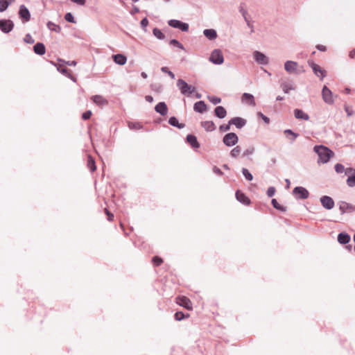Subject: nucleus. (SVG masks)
<instances>
[{
  "mask_svg": "<svg viewBox=\"0 0 355 355\" xmlns=\"http://www.w3.org/2000/svg\"><path fill=\"white\" fill-rule=\"evenodd\" d=\"M241 100L243 103H245L250 105L255 106L254 97L252 94L249 93H243L241 97Z\"/></svg>",
  "mask_w": 355,
  "mask_h": 355,
  "instance_id": "412c9836",
  "label": "nucleus"
},
{
  "mask_svg": "<svg viewBox=\"0 0 355 355\" xmlns=\"http://www.w3.org/2000/svg\"><path fill=\"white\" fill-rule=\"evenodd\" d=\"M241 152V148L239 146H235L230 151V156L233 158H237Z\"/></svg>",
  "mask_w": 355,
  "mask_h": 355,
  "instance_id": "4c0bfd02",
  "label": "nucleus"
},
{
  "mask_svg": "<svg viewBox=\"0 0 355 355\" xmlns=\"http://www.w3.org/2000/svg\"><path fill=\"white\" fill-rule=\"evenodd\" d=\"M335 171L337 173H342L343 172H345V167L342 164H336L335 165Z\"/></svg>",
  "mask_w": 355,
  "mask_h": 355,
  "instance_id": "a18cd8bd",
  "label": "nucleus"
},
{
  "mask_svg": "<svg viewBox=\"0 0 355 355\" xmlns=\"http://www.w3.org/2000/svg\"><path fill=\"white\" fill-rule=\"evenodd\" d=\"M58 71H60L62 74L64 75L67 77L70 78L72 80L76 81L75 78L71 76V73H69V70L65 68L62 67V66H59L57 68Z\"/></svg>",
  "mask_w": 355,
  "mask_h": 355,
  "instance_id": "c9c22d12",
  "label": "nucleus"
},
{
  "mask_svg": "<svg viewBox=\"0 0 355 355\" xmlns=\"http://www.w3.org/2000/svg\"><path fill=\"white\" fill-rule=\"evenodd\" d=\"M257 115L261 117L266 123L268 124L270 123V119L265 116L263 113L258 112Z\"/></svg>",
  "mask_w": 355,
  "mask_h": 355,
  "instance_id": "13d9d810",
  "label": "nucleus"
},
{
  "mask_svg": "<svg viewBox=\"0 0 355 355\" xmlns=\"http://www.w3.org/2000/svg\"><path fill=\"white\" fill-rule=\"evenodd\" d=\"M14 0H0V12L5 11Z\"/></svg>",
  "mask_w": 355,
  "mask_h": 355,
  "instance_id": "473e14b6",
  "label": "nucleus"
},
{
  "mask_svg": "<svg viewBox=\"0 0 355 355\" xmlns=\"http://www.w3.org/2000/svg\"><path fill=\"white\" fill-rule=\"evenodd\" d=\"M254 150H255L254 147L250 146L244 150V152L243 153V156L248 157L249 155H251L254 153Z\"/></svg>",
  "mask_w": 355,
  "mask_h": 355,
  "instance_id": "c03bdc74",
  "label": "nucleus"
},
{
  "mask_svg": "<svg viewBox=\"0 0 355 355\" xmlns=\"http://www.w3.org/2000/svg\"><path fill=\"white\" fill-rule=\"evenodd\" d=\"M187 141L192 148H197L200 146L197 137L195 135H188L187 136Z\"/></svg>",
  "mask_w": 355,
  "mask_h": 355,
  "instance_id": "c85d7f7f",
  "label": "nucleus"
},
{
  "mask_svg": "<svg viewBox=\"0 0 355 355\" xmlns=\"http://www.w3.org/2000/svg\"><path fill=\"white\" fill-rule=\"evenodd\" d=\"M215 115L219 119H224L227 115V111L223 106H217L214 110Z\"/></svg>",
  "mask_w": 355,
  "mask_h": 355,
  "instance_id": "cd10ccee",
  "label": "nucleus"
},
{
  "mask_svg": "<svg viewBox=\"0 0 355 355\" xmlns=\"http://www.w3.org/2000/svg\"><path fill=\"white\" fill-rule=\"evenodd\" d=\"M293 194L297 199L305 200L309 196V191L303 187H295L293 190Z\"/></svg>",
  "mask_w": 355,
  "mask_h": 355,
  "instance_id": "423d86ee",
  "label": "nucleus"
},
{
  "mask_svg": "<svg viewBox=\"0 0 355 355\" xmlns=\"http://www.w3.org/2000/svg\"><path fill=\"white\" fill-rule=\"evenodd\" d=\"M91 116H92V112L90 110H88L83 114L82 118L84 120H87L90 118Z\"/></svg>",
  "mask_w": 355,
  "mask_h": 355,
  "instance_id": "052dcab7",
  "label": "nucleus"
},
{
  "mask_svg": "<svg viewBox=\"0 0 355 355\" xmlns=\"http://www.w3.org/2000/svg\"><path fill=\"white\" fill-rule=\"evenodd\" d=\"M322 96L324 101L327 104H333L334 98L332 97L331 91L327 87L324 86L322 90Z\"/></svg>",
  "mask_w": 355,
  "mask_h": 355,
  "instance_id": "9b49d317",
  "label": "nucleus"
},
{
  "mask_svg": "<svg viewBox=\"0 0 355 355\" xmlns=\"http://www.w3.org/2000/svg\"><path fill=\"white\" fill-rule=\"evenodd\" d=\"M347 184L349 187H355V173L348 176L347 179Z\"/></svg>",
  "mask_w": 355,
  "mask_h": 355,
  "instance_id": "ea45409f",
  "label": "nucleus"
},
{
  "mask_svg": "<svg viewBox=\"0 0 355 355\" xmlns=\"http://www.w3.org/2000/svg\"><path fill=\"white\" fill-rule=\"evenodd\" d=\"M93 102L98 106H104L108 103L107 101L101 95H95L92 97Z\"/></svg>",
  "mask_w": 355,
  "mask_h": 355,
  "instance_id": "393cba45",
  "label": "nucleus"
},
{
  "mask_svg": "<svg viewBox=\"0 0 355 355\" xmlns=\"http://www.w3.org/2000/svg\"><path fill=\"white\" fill-rule=\"evenodd\" d=\"M177 87L180 89L182 94L190 96L196 91V87L187 84L184 80L178 79L177 81Z\"/></svg>",
  "mask_w": 355,
  "mask_h": 355,
  "instance_id": "7ed1b4c3",
  "label": "nucleus"
},
{
  "mask_svg": "<svg viewBox=\"0 0 355 355\" xmlns=\"http://www.w3.org/2000/svg\"><path fill=\"white\" fill-rule=\"evenodd\" d=\"M148 25V20L146 17L144 18L141 21V26L144 29V31H146V27Z\"/></svg>",
  "mask_w": 355,
  "mask_h": 355,
  "instance_id": "5fc2aeb1",
  "label": "nucleus"
},
{
  "mask_svg": "<svg viewBox=\"0 0 355 355\" xmlns=\"http://www.w3.org/2000/svg\"><path fill=\"white\" fill-rule=\"evenodd\" d=\"M139 12V8L137 6H133L132 10L130 11V14L133 15Z\"/></svg>",
  "mask_w": 355,
  "mask_h": 355,
  "instance_id": "69168bd1",
  "label": "nucleus"
},
{
  "mask_svg": "<svg viewBox=\"0 0 355 355\" xmlns=\"http://www.w3.org/2000/svg\"><path fill=\"white\" fill-rule=\"evenodd\" d=\"M350 239V236L345 232H341L338 235V242L340 244H347L349 242Z\"/></svg>",
  "mask_w": 355,
  "mask_h": 355,
  "instance_id": "a878e982",
  "label": "nucleus"
},
{
  "mask_svg": "<svg viewBox=\"0 0 355 355\" xmlns=\"http://www.w3.org/2000/svg\"><path fill=\"white\" fill-rule=\"evenodd\" d=\"M242 173L247 180H248V181L252 180L253 176H252V173L247 168H243Z\"/></svg>",
  "mask_w": 355,
  "mask_h": 355,
  "instance_id": "58836bf2",
  "label": "nucleus"
},
{
  "mask_svg": "<svg viewBox=\"0 0 355 355\" xmlns=\"http://www.w3.org/2000/svg\"><path fill=\"white\" fill-rule=\"evenodd\" d=\"M345 175H347L348 176H349L350 175L355 173V169L353 168H351V167L347 168L345 169Z\"/></svg>",
  "mask_w": 355,
  "mask_h": 355,
  "instance_id": "bf43d9fd",
  "label": "nucleus"
},
{
  "mask_svg": "<svg viewBox=\"0 0 355 355\" xmlns=\"http://www.w3.org/2000/svg\"><path fill=\"white\" fill-rule=\"evenodd\" d=\"M145 99L147 102L148 103H152L153 101V98L152 96H150V95H147L145 97Z\"/></svg>",
  "mask_w": 355,
  "mask_h": 355,
  "instance_id": "338daca9",
  "label": "nucleus"
},
{
  "mask_svg": "<svg viewBox=\"0 0 355 355\" xmlns=\"http://www.w3.org/2000/svg\"><path fill=\"white\" fill-rule=\"evenodd\" d=\"M253 58L256 62L261 65H267L269 62L268 58L263 53L255 51L253 52Z\"/></svg>",
  "mask_w": 355,
  "mask_h": 355,
  "instance_id": "0eeeda50",
  "label": "nucleus"
},
{
  "mask_svg": "<svg viewBox=\"0 0 355 355\" xmlns=\"http://www.w3.org/2000/svg\"><path fill=\"white\" fill-rule=\"evenodd\" d=\"M209 61L215 64H221L224 62V57L220 49H214L209 58Z\"/></svg>",
  "mask_w": 355,
  "mask_h": 355,
  "instance_id": "39448f33",
  "label": "nucleus"
},
{
  "mask_svg": "<svg viewBox=\"0 0 355 355\" xmlns=\"http://www.w3.org/2000/svg\"><path fill=\"white\" fill-rule=\"evenodd\" d=\"M33 51L35 54L42 55L46 53V47L42 42H37L33 46Z\"/></svg>",
  "mask_w": 355,
  "mask_h": 355,
  "instance_id": "5701e85b",
  "label": "nucleus"
},
{
  "mask_svg": "<svg viewBox=\"0 0 355 355\" xmlns=\"http://www.w3.org/2000/svg\"><path fill=\"white\" fill-rule=\"evenodd\" d=\"M162 259L159 257H154L153 259V264L156 266H159L162 263Z\"/></svg>",
  "mask_w": 355,
  "mask_h": 355,
  "instance_id": "864d4df0",
  "label": "nucleus"
},
{
  "mask_svg": "<svg viewBox=\"0 0 355 355\" xmlns=\"http://www.w3.org/2000/svg\"><path fill=\"white\" fill-rule=\"evenodd\" d=\"M275 188L274 187H270L267 190V195L268 197H272L275 193Z\"/></svg>",
  "mask_w": 355,
  "mask_h": 355,
  "instance_id": "6e6d98bb",
  "label": "nucleus"
},
{
  "mask_svg": "<svg viewBox=\"0 0 355 355\" xmlns=\"http://www.w3.org/2000/svg\"><path fill=\"white\" fill-rule=\"evenodd\" d=\"M184 318V314L181 312V311H178V312H176L175 314V319L178 321H180L182 320H183Z\"/></svg>",
  "mask_w": 355,
  "mask_h": 355,
  "instance_id": "603ef678",
  "label": "nucleus"
},
{
  "mask_svg": "<svg viewBox=\"0 0 355 355\" xmlns=\"http://www.w3.org/2000/svg\"><path fill=\"white\" fill-rule=\"evenodd\" d=\"M349 56L351 58H354V56H355V49H353L349 53Z\"/></svg>",
  "mask_w": 355,
  "mask_h": 355,
  "instance_id": "774afa93",
  "label": "nucleus"
},
{
  "mask_svg": "<svg viewBox=\"0 0 355 355\" xmlns=\"http://www.w3.org/2000/svg\"><path fill=\"white\" fill-rule=\"evenodd\" d=\"M232 124H230V121L227 124H223L219 127V130L220 132H227L230 130V125Z\"/></svg>",
  "mask_w": 355,
  "mask_h": 355,
  "instance_id": "3c124183",
  "label": "nucleus"
},
{
  "mask_svg": "<svg viewBox=\"0 0 355 355\" xmlns=\"http://www.w3.org/2000/svg\"><path fill=\"white\" fill-rule=\"evenodd\" d=\"M345 110L348 116H351L354 114V110H352V108L346 105H345Z\"/></svg>",
  "mask_w": 355,
  "mask_h": 355,
  "instance_id": "4d7b16f0",
  "label": "nucleus"
},
{
  "mask_svg": "<svg viewBox=\"0 0 355 355\" xmlns=\"http://www.w3.org/2000/svg\"><path fill=\"white\" fill-rule=\"evenodd\" d=\"M114 62L119 65H124L127 62V58L121 53L112 55Z\"/></svg>",
  "mask_w": 355,
  "mask_h": 355,
  "instance_id": "4be33fe9",
  "label": "nucleus"
},
{
  "mask_svg": "<svg viewBox=\"0 0 355 355\" xmlns=\"http://www.w3.org/2000/svg\"><path fill=\"white\" fill-rule=\"evenodd\" d=\"M310 67L312 68L314 73L318 76L320 77V79H323L326 76V71L322 69L319 65L313 63V62H309Z\"/></svg>",
  "mask_w": 355,
  "mask_h": 355,
  "instance_id": "2eb2a0df",
  "label": "nucleus"
},
{
  "mask_svg": "<svg viewBox=\"0 0 355 355\" xmlns=\"http://www.w3.org/2000/svg\"><path fill=\"white\" fill-rule=\"evenodd\" d=\"M176 300L179 305L186 308L188 310L192 309V303L188 297L184 296L178 297H177Z\"/></svg>",
  "mask_w": 355,
  "mask_h": 355,
  "instance_id": "4468645a",
  "label": "nucleus"
},
{
  "mask_svg": "<svg viewBox=\"0 0 355 355\" xmlns=\"http://www.w3.org/2000/svg\"><path fill=\"white\" fill-rule=\"evenodd\" d=\"M207 98L214 105H217L221 102V98L214 96H208Z\"/></svg>",
  "mask_w": 355,
  "mask_h": 355,
  "instance_id": "79ce46f5",
  "label": "nucleus"
},
{
  "mask_svg": "<svg viewBox=\"0 0 355 355\" xmlns=\"http://www.w3.org/2000/svg\"><path fill=\"white\" fill-rule=\"evenodd\" d=\"M169 44H170L171 45L174 46H177V47H178V48H180V49H184V46H183V45H182V44L179 41H178V40H175V39H173V40H171L170 41Z\"/></svg>",
  "mask_w": 355,
  "mask_h": 355,
  "instance_id": "49530a36",
  "label": "nucleus"
},
{
  "mask_svg": "<svg viewBox=\"0 0 355 355\" xmlns=\"http://www.w3.org/2000/svg\"><path fill=\"white\" fill-rule=\"evenodd\" d=\"M213 171H214V173H216L218 175H223V173L221 171V170L220 168H218V167H216V166H214L213 168Z\"/></svg>",
  "mask_w": 355,
  "mask_h": 355,
  "instance_id": "680f3d73",
  "label": "nucleus"
},
{
  "mask_svg": "<svg viewBox=\"0 0 355 355\" xmlns=\"http://www.w3.org/2000/svg\"><path fill=\"white\" fill-rule=\"evenodd\" d=\"M155 110L162 116H165L168 113V107L164 102L157 103L155 107Z\"/></svg>",
  "mask_w": 355,
  "mask_h": 355,
  "instance_id": "a211bd4d",
  "label": "nucleus"
},
{
  "mask_svg": "<svg viewBox=\"0 0 355 355\" xmlns=\"http://www.w3.org/2000/svg\"><path fill=\"white\" fill-rule=\"evenodd\" d=\"M201 126L207 132H212L216 130V125L212 121H205L200 123Z\"/></svg>",
  "mask_w": 355,
  "mask_h": 355,
  "instance_id": "b1692460",
  "label": "nucleus"
},
{
  "mask_svg": "<svg viewBox=\"0 0 355 355\" xmlns=\"http://www.w3.org/2000/svg\"><path fill=\"white\" fill-rule=\"evenodd\" d=\"M64 19L66 21H67L68 22H70V23H76V21L74 19V17L73 16V15L71 13V12H67L65 15H64Z\"/></svg>",
  "mask_w": 355,
  "mask_h": 355,
  "instance_id": "09e8293b",
  "label": "nucleus"
},
{
  "mask_svg": "<svg viewBox=\"0 0 355 355\" xmlns=\"http://www.w3.org/2000/svg\"><path fill=\"white\" fill-rule=\"evenodd\" d=\"M72 2L76 3L80 6H84L85 4V0H71Z\"/></svg>",
  "mask_w": 355,
  "mask_h": 355,
  "instance_id": "e2e57ef3",
  "label": "nucleus"
},
{
  "mask_svg": "<svg viewBox=\"0 0 355 355\" xmlns=\"http://www.w3.org/2000/svg\"><path fill=\"white\" fill-rule=\"evenodd\" d=\"M322 206L326 209H331L334 207V201L332 198L328 196H323L320 199Z\"/></svg>",
  "mask_w": 355,
  "mask_h": 355,
  "instance_id": "9d476101",
  "label": "nucleus"
},
{
  "mask_svg": "<svg viewBox=\"0 0 355 355\" xmlns=\"http://www.w3.org/2000/svg\"><path fill=\"white\" fill-rule=\"evenodd\" d=\"M284 132L291 142H293L299 136V134L294 132L290 129L285 130Z\"/></svg>",
  "mask_w": 355,
  "mask_h": 355,
  "instance_id": "7c9ffc66",
  "label": "nucleus"
},
{
  "mask_svg": "<svg viewBox=\"0 0 355 355\" xmlns=\"http://www.w3.org/2000/svg\"><path fill=\"white\" fill-rule=\"evenodd\" d=\"M280 87L285 94H288L290 91L295 90L296 89V87L292 80L282 82Z\"/></svg>",
  "mask_w": 355,
  "mask_h": 355,
  "instance_id": "dca6fc26",
  "label": "nucleus"
},
{
  "mask_svg": "<svg viewBox=\"0 0 355 355\" xmlns=\"http://www.w3.org/2000/svg\"><path fill=\"white\" fill-rule=\"evenodd\" d=\"M294 116L297 119H302L304 121H308L309 119V116L300 109H295L294 110Z\"/></svg>",
  "mask_w": 355,
  "mask_h": 355,
  "instance_id": "bb28decb",
  "label": "nucleus"
},
{
  "mask_svg": "<svg viewBox=\"0 0 355 355\" xmlns=\"http://www.w3.org/2000/svg\"><path fill=\"white\" fill-rule=\"evenodd\" d=\"M246 120L241 117H234L230 120V124L235 125L237 128H242L246 124Z\"/></svg>",
  "mask_w": 355,
  "mask_h": 355,
  "instance_id": "f3484780",
  "label": "nucleus"
},
{
  "mask_svg": "<svg viewBox=\"0 0 355 355\" xmlns=\"http://www.w3.org/2000/svg\"><path fill=\"white\" fill-rule=\"evenodd\" d=\"M87 167L89 168L91 172H94L96 169L94 159L91 155H88L87 157Z\"/></svg>",
  "mask_w": 355,
  "mask_h": 355,
  "instance_id": "f704fd0d",
  "label": "nucleus"
},
{
  "mask_svg": "<svg viewBox=\"0 0 355 355\" xmlns=\"http://www.w3.org/2000/svg\"><path fill=\"white\" fill-rule=\"evenodd\" d=\"M168 24L175 28H178L182 31L187 32L189 31V24L177 19H171L168 21Z\"/></svg>",
  "mask_w": 355,
  "mask_h": 355,
  "instance_id": "6e6552de",
  "label": "nucleus"
},
{
  "mask_svg": "<svg viewBox=\"0 0 355 355\" xmlns=\"http://www.w3.org/2000/svg\"><path fill=\"white\" fill-rule=\"evenodd\" d=\"M193 110L202 114L207 110V106L203 101H200L194 103Z\"/></svg>",
  "mask_w": 355,
  "mask_h": 355,
  "instance_id": "6ab92c4d",
  "label": "nucleus"
},
{
  "mask_svg": "<svg viewBox=\"0 0 355 355\" xmlns=\"http://www.w3.org/2000/svg\"><path fill=\"white\" fill-rule=\"evenodd\" d=\"M239 141V137L234 132H229L224 135L223 138V144L227 147L235 146Z\"/></svg>",
  "mask_w": 355,
  "mask_h": 355,
  "instance_id": "20e7f679",
  "label": "nucleus"
},
{
  "mask_svg": "<svg viewBox=\"0 0 355 355\" xmlns=\"http://www.w3.org/2000/svg\"><path fill=\"white\" fill-rule=\"evenodd\" d=\"M128 127L131 130H139L142 128V125L139 123L137 122H129Z\"/></svg>",
  "mask_w": 355,
  "mask_h": 355,
  "instance_id": "37998d69",
  "label": "nucleus"
},
{
  "mask_svg": "<svg viewBox=\"0 0 355 355\" xmlns=\"http://www.w3.org/2000/svg\"><path fill=\"white\" fill-rule=\"evenodd\" d=\"M313 150L318 155V163H327L334 155L332 150L322 145L315 146Z\"/></svg>",
  "mask_w": 355,
  "mask_h": 355,
  "instance_id": "f257e3e1",
  "label": "nucleus"
},
{
  "mask_svg": "<svg viewBox=\"0 0 355 355\" xmlns=\"http://www.w3.org/2000/svg\"><path fill=\"white\" fill-rule=\"evenodd\" d=\"M284 69L288 73L300 74L305 71L303 66H299L295 61L288 60L284 63Z\"/></svg>",
  "mask_w": 355,
  "mask_h": 355,
  "instance_id": "f03ea898",
  "label": "nucleus"
},
{
  "mask_svg": "<svg viewBox=\"0 0 355 355\" xmlns=\"http://www.w3.org/2000/svg\"><path fill=\"white\" fill-rule=\"evenodd\" d=\"M338 205L341 214H344L345 212L351 213L355 211V206L347 202L340 201L338 202Z\"/></svg>",
  "mask_w": 355,
  "mask_h": 355,
  "instance_id": "f8f14e48",
  "label": "nucleus"
},
{
  "mask_svg": "<svg viewBox=\"0 0 355 355\" xmlns=\"http://www.w3.org/2000/svg\"><path fill=\"white\" fill-rule=\"evenodd\" d=\"M153 34L158 40H164L165 39V35L161 31V30H159L157 28H153Z\"/></svg>",
  "mask_w": 355,
  "mask_h": 355,
  "instance_id": "e433bc0d",
  "label": "nucleus"
},
{
  "mask_svg": "<svg viewBox=\"0 0 355 355\" xmlns=\"http://www.w3.org/2000/svg\"><path fill=\"white\" fill-rule=\"evenodd\" d=\"M47 28L52 31L55 33H60L61 31V27L52 21H49L46 24Z\"/></svg>",
  "mask_w": 355,
  "mask_h": 355,
  "instance_id": "72a5a7b5",
  "label": "nucleus"
},
{
  "mask_svg": "<svg viewBox=\"0 0 355 355\" xmlns=\"http://www.w3.org/2000/svg\"><path fill=\"white\" fill-rule=\"evenodd\" d=\"M203 34L207 39L210 40H215L217 37V33L214 29H205Z\"/></svg>",
  "mask_w": 355,
  "mask_h": 355,
  "instance_id": "c756f323",
  "label": "nucleus"
},
{
  "mask_svg": "<svg viewBox=\"0 0 355 355\" xmlns=\"http://www.w3.org/2000/svg\"><path fill=\"white\" fill-rule=\"evenodd\" d=\"M24 41L27 44H33L35 42L34 39L29 33L26 35L25 37L24 38Z\"/></svg>",
  "mask_w": 355,
  "mask_h": 355,
  "instance_id": "8fccbe9b",
  "label": "nucleus"
},
{
  "mask_svg": "<svg viewBox=\"0 0 355 355\" xmlns=\"http://www.w3.org/2000/svg\"><path fill=\"white\" fill-rule=\"evenodd\" d=\"M168 123L174 127H176L179 129H182L184 128L185 125L184 123H180L178 119L175 116H171L168 119Z\"/></svg>",
  "mask_w": 355,
  "mask_h": 355,
  "instance_id": "2f4dec72",
  "label": "nucleus"
},
{
  "mask_svg": "<svg viewBox=\"0 0 355 355\" xmlns=\"http://www.w3.org/2000/svg\"><path fill=\"white\" fill-rule=\"evenodd\" d=\"M161 71L164 73H167L172 79L175 78V74L171 71H170L168 67H162L161 68Z\"/></svg>",
  "mask_w": 355,
  "mask_h": 355,
  "instance_id": "de8ad7c7",
  "label": "nucleus"
},
{
  "mask_svg": "<svg viewBox=\"0 0 355 355\" xmlns=\"http://www.w3.org/2000/svg\"><path fill=\"white\" fill-rule=\"evenodd\" d=\"M271 203H272V206L274 207V208H275L278 210H280L282 211H285L286 210V207L280 205L278 203V202L277 201V200L275 198L272 200Z\"/></svg>",
  "mask_w": 355,
  "mask_h": 355,
  "instance_id": "a19ab883",
  "label": "nucleus"
},
{
  "mask_svg": "<svg viewBox=\"0 0 355 355\" xmlns=\"http://www.w3.org/2000/svg\"><path fill=\"white\" fill-rule=\"evenodd\" d=\"M236 198L241 203L248 205L250 203V199L245 196V194L239 190L236 192Z\"/></svg>",
  "mask_w": 355,
  "mask_h": 355,
  "instance_id": "aec40b11",
  "label": "nucleus"
},
{
  "mask_svg": "<svg viewBox=\"0 0 355 355\" xmlns=\"http://www.w3.org/2000/svg\"><path fill=\"white\" fill-rule=\"evenodd\" d=\"M19 15L24 22H27L31 19L30 12L24 5L20 6Z\"/></svg>",
  "mask_w": 355,
  "mask_h": 355,
  "instance_id": "ddd939ff",
  "label": "nucleus"
},
{
  "mask_svg": "<svg viewBox=\"0 0 355 355\" xmlns=\"http://www.w3.org/2000/svg\"><path fill=\"white\" fill-rule=\"evenodd\" d=\"M239 12L241 13L242 16L248 15L247 10L243 8L242 5H241L239 7Z\"/></svg>",
  "mask_w": 355,
  "mask_h": 355,
  "instance_id": "0e129e2a",
  "label": "nucleus"
},
{
  "mask_svg": "<svg viewBox=\"0 0 355 355\" xmlns=\"http://www.w3.org/2000/svg\"><path fill=\"white\" fill-rule=\"evenodd\" d=\"M14 28V23L10 19L0 20V30L4 33H10Z\"/></svg>",
  "mask_w": 355,
  "mask_h": 355,
  "instance_id": "1a4fd4ad",
  "label": "nucleus"
}]
</instances>
